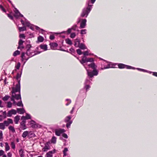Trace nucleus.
Listing matches in <instances>:
<instances>
[{
    "mask_svg": "<svg viewBox=\"0 0 157 157\" xmlns=\"http://www.w3.org/2000/svg\"><path fill=\"white\" fill-rule=\"evenodd\" d=\"M137 69L138 70H139L140 71H145V70L144 69H140V68H137Z\"/></svg>",
    "mask_w": 157,
    "mask_h": 157,
    "instance_id": "338daca9",
    "label": "nucleus"
},
{
    "mask_svg": "<svg viewBox=\"0 0 157 157\" xmlns=\"http://www.w3.org/2000/svg\"><path fill=\"white\" fill-rule=\"evenodd\" d=\"M71 29H69L68 30H67V32H68V33H70L71 32Z\"/></svg>",
    "mask_w": 157,
    "mask_h": 157,
    "instance_id": "0e129e2a",
    "label": "nucleus"
},
{
    "mask_svg": "<svg viewBox=\"0 0 157 157\" xmlns=\"http://www.w3.org/2000/svg\"><path fill=\"white\" fill-rule=\"evenodd\" d=\"M17 111L14 109H12L9 111L7 113V116L9 117H11L13 114H16L17 113Z\"/></svg>",
    "mask_w": 157,
    "mask_h": 157,
    "instance_id": "1a4fd4ad",
    "label": "nucleus"
},
{
    "mask_svg": "<svg viewBox=\"0 0 157 157\" xmlns=\"http://www.w3.org/2000/svg\"><path fill=\"white\" fill-rule=\"evenodd\" d=\"M19 30L20 31H25L26 30V28L25 26L23 27H19Z\"/></svg>",
    "mask_w": 157,
    "mask_h": 157,
    "instance_id": "72a5a7b5",
    "label": "nucleus"
},
{
    "mask_svg": "<svg viewBox=\"0 0 157 157\" xmlns=\"http://www.w3.org/2000/svg\"><path fill=\"white\" fill-rule=\"evenodd\" d=\"M56 138L54 136H53L51 140V142L53 144H55L56 142Z\"/></svg>",
    "mask_w": 157,
    "mask_h": 157,
    "instance_id": "2f4dec72",
    "label": "nucleus"
},
{
    "mask_svg": "<svg viewBox=\"0 0 157 157\" xmlns=\"http://www.w3.org/2000/svg\"><path fill=\"white\" fill-rule=\"evenodd\" d=\"M68 151V150L67 148H65L63 151V156H66L67 154H66V152H67Z\"/></svg>",
    "mask_w": 157,
    "mask_h": 157,
    "instance_id": "f704fd0d",
    "label": "nucleus"
},
{
    "mask_svg": "<svg viewBox=\"0 0 157 157\" xmlns=\"http://www.w3.org/2000/svg\"><path fill=\"white\" fill-rule=\"evenodd\" d=\"M21 58L22 59V60L23 61L24 60L26 59V60H28V58L26 59L25 56V54L24 53H22L21 54Z\"/></svg>",
    "mask_w": 157,
    "mask_h": 157,
    "instance_id": "c756f323",
    "label": "nucleus"
},
{
    "mask_svg": "<svg viewBox=\"0 0 157 157\" xmlns=\"http://www.w3.org/2000/svg\"><path fill=\"white\" fill-rule=\"evenodd\" d=\"M5 128V125L3 123H0V129L4 130Z\"/></svg>",
    "mask_w": 157,
    "mask_h": 157,
    "instance_id": "c85d7f7f",
    "label": "nucleus"
},
{
    "mask_svg": "<svg viewBox=\"0 0 157 157\" xmlns=\"http://www.w3.org/2000/svg\"><path fill=\"white\" fill-rule=\"evenodd\" d=\"M26 54L28 56H29V57H31L37 54V53H36L35 52H31L30 50L29 49L27 50Z\"/></svg>",
    "mask_w": 157,
    "mask_h": 157,
    "instance_id": "9b49d317",
    "label": "nucleus"
},
{
    "mask_svg": "<svg viewBox=\"0 0 157 157\" xmlns=\"http://www.w3.org/2000/svg\"><path fill=\"white\" fill-rule=\"evenodd\" d=\"M33 134V133L32 131H25L23 132L22 136L24 138H25L27 136H29V135H32Z\"/></svg>",
    "mask_w": 157,
    "mask_h": 157,
    "instance_id": "0eeeda50",
    "label": "nucleus"
},
{
    "mask_svg": "<svg viewBox=\"0 0 157 157\" xmlns=\"http://www.w3.org/2000/svg\"><path fill=\"white\" fill-rule=\"evenodd\" d=\"M78 47H79L80 49L83 50L86 48L85 45L82 43H80V44Z\"/></svg>",
    "mask_w": 157,
    "mask_h": 157,
    "instance_id": "b1692460",
    "label": "nucleus"
},
{
    "mask_svg": "<svg viewBox=\"0 0 157 157\" xmlns=\"http://www.w3.org/2000/svg\"><path fill=\"white\" fill-rule=\"evenodd\" d=\"M94 61V59L93 58H87L85 56H84L82 57V60L80 61V63L84 65V63L86 62H92Z\"/></svg>",
    "mask_w": 157,
    "mask_h": 157,
    "instance_id": "20e7f679",
    "label": "nucleus"
},
{
    "mask_svg": "<svg viewBox=\"0 0 157 157\" xmlns=\"http://www.w3.org/2000/svg\"><path fill=\"white\" fill-rule=\"evenodd\" d=\"M118 66L119 68H126L128 69H134V68L130 66L125 65L123 64L120 63L118 65Z\"/></svg>",
    "mask_w": 157,
    "mask_h": 157,
    "instance_id": "423d86ee",
    "label": "nucleus"
},
{
    "mask_svg": "<svg viewBox=\"0 0 157 157\" xmlns=\"http://www.w3.org/2000/svg\"><path fill=\"white\" fill-rule=\"evenodd\" d=\"M19 37L20 38H23L25 39V36L24 34H20L19 35Z\"/></svg>",
    "mask_w": 157,
    "mask_h": 157,
    "instance_id": "3c124183",
    "label": "nucleus"
},
{
    "mask_svg": "<svg viewBox=\"0 0 157 157\" xmlns=\"http://www.w3.org/2000/svg\"><path fill=\"white\" fill-rule=\"evenodd\" d=\"M38 40L39 42H42L44 40V38L42 36H39L38 37Z\"/></svg>",
    "mask_w": 157,
    "mask_h": 157,
    "instance_id": "7c9ffc66",
    "label": "nucleus"
},
{
    "mask_svg": "<svg viewBox=\"0 0 157 157\" xmlns=\"http://www.w3.org/2000/svg\"><path fill=\"white\" fill-rule=\"evenodd\" d=\"M4 152L2 150H0V156H1L2 155H4Z\"/></svg>",
    "mask_w": 157,
    "mask_h": 157,
    "instance_id": "5fc2aeb1",
    "label": "nucleus"
},
{
    "mask_svg": "<svg viewBox=\"0 0 157 157\" xmlns=\"http://www.w3.org/2000/svg\"><path fill=\"white\" fill-rule=\"evenodd\" d=\"M84 55V56H88L89 55H90V54H89V52L88 51H86L83 52V53Z\"/></svg>",
    "mask_w": 157,
    "mask_h": 157,
    "instance_id": "09e8293b",
    "label": "nucleus"
},
{
    "mask_svg": "<svg viewBox=\"0 0 157 157\" xmlns=\"http://www.w3.org/2000/svg\"><path fill=\"white\" fill-rule=\"evenodd\" d=\"M71 118V117L70 116H68L66 117L65 119V121L66 122H67L66 124V127L67 128H69L70 127L71 124L72 122V121H70Z\"/></svg>",
    "mask_w": 157,
    "mask_h": 157,
    "instance_id": "39448f33",
    "label": "nucleus"
},
{
    "mask_svg": "<svg viewBox=\"0 0 157 157\" xmlns=\"http://www.w3.org/2000/svg\"><path fill=\"white\" fill-rule=\"evenodd\" d=\"M24 18L25 19V23L24 25L29 27L31 29L33 30L34 28L33 26V25L31 24L25 18Z\"/></svg>",
    "mask_w": 157,
    "mask_h": 157,
    "instance_id": "4468645a",
    "label": "nucleus"
},
{
    "mask_svg": "<svg viewBox=\"0 0 157 157\" xmlns=\"http://www.w3.org/2000/svg\"><path fill=\"white\" fill-rule=\"evenodd\" d=\"M10 131H11L12 132H15V130L13 127L12 126H10L8 128Z\"/></svg>",
    "mask_w": 157,
    "mask_h": 157,
    "instance_id": "bb28decb",
    "label": "nucleus"
},
{
    "mask_svg": "<svg viewBox=\"0 0 157 157\" xmlns=\"http://www.w3.org/2000/svg\"><path fill=\"white\" fill-rule=\"evenodd\" d=\"M9 96L6 95L4 98H3L2 99L4 101H6L9 98Z\"/></svg>",
    "mask_w": 157,
    "mask_h": 157,
    "instance_id": "e433bc0d",
    "label": "nucleus"
},
{
    "mask_svg": "<svg viewBox=\"0 0 157 157\" xmlns=\"http://www.w3.org/2000/svg\"><path fill=\"white\" fill-rule=\"evenodd\" d=\"M19 120L20 116H17L14 117V122L15 124H17Z\"/></svg>",
    "mask_w": 157,
    "mask_h": 157,
    "instance_id": "4be33fe9",
    "label": "nucleus"
},
{
    "mask_svg": "<svg viewBox=\"0 0 157 157\" xmlns=\"http://www.w3.org/2000/svg\"><path fill=\"white\" fill-rule=\"evenodd\" d=\"M3 123L5 125H6V126H8L10 124L7 121H4Z\"/></svg>",
    "mask_w": 157,
    "mask_h": 157,
    "instance_id": "37998d69",
    "label": "nucleus"
},
{
    "mask_svg": "<svg viewBox=\"0 0 157 157\" xmlns=\"http://www.w3.org/2000/svg\"><path fill=\"white\" fill-rule=\"evenodd\" d=\"M7 121H8L9 123L10 124H13V121L10 118L8 119L7 120Z\"/></svg>",
    "mask_w": 157,
    "mask_h": 157,
    "instance_id": "c03bdc74",
    "label": "nucleus"
},
{
    "mask_svg": "<svg viewBox=\"0 0 157 157\" xmlns=\"http://www.w3.org/2000/svg\"><path fill=\"white\" fill-rule=\"evenodd\" d=\"M20 82L16 84L15 87H13L12 91V95L11 98V100L13 102V104L14 105H17L18 106L23 107V105L22 103L21 100L20 101L16 103L15 101V99L18 100L19 99H21V98L20 94Z\"/></svg>",
    "mask_w": 157,
    "mask_h": 157,
    "instance_id": "f257e3e1",
    "label": "nucleus"
},
{
    "mask_svg": "<svg viewBox=\"0 0 157 157\" xmlns=\"http://www.w3.org/2000/svg\"><path fill=\"white\" fill-rule=\"evenodd\" d=\"M54 152H53L52 151H49L46 154V157H52V154Z\"/></svg>",
    "mask_w": 157,
    "mask_h": 157,
    "instance_id": "5701e85b",
    "label": "nucleus"
},
{
    "mask_svg": "<svg viewBox=\"0 0 157 157\" xmlns=\"http://www.w3.org/2000/svg\"><path fill=\"white\" fill-rule=\"evenodd\" d=\"M111 67L110 66V65L109 64H108L107 66L106 67H104L103 68L101 67V69H106L109 68Z\"/></svg>",
    "mask_w": 157,
    "mask_h": 157,
    "instance_id": "4c0bfd02",
    "label": "nucleus"
},
{
    "mask_svg": "<svg viewBox=\"0 0 157 157\" xmlns=\"http://www.w3.org/2000/svg\"><path fill=\"white\" fill-rule=\"evenodd\" d=\"M63 136L65 138H68V136L65 133H63Z\"/></svg>",
    "mask_w": 157,
    "mask_h": 157,
    "instance_id": "bf43d9fd",
    "label": "nucleus"
},
{
    "mask_svg": "<svg viewBox=\"0 0 157 157\" xmlns=\"http://www.w3.org/2000/svg\"><path fill=\"white\" fill-rule=\"evenodd\" d=\"M65 41L67 44L69 45H71L72 44L71 41L69 38L66 39Z\"/></svg>",
    "mask_w": 157,
    "mask_h": 157,
    "instance_id": "cd10ccee",
    "label": "nucleus"
},
{
    "mask_svg": "<svg viewBox=\"0 0 157 157\" xmlns=\"http://www.w3.org/2000/svg\"><path fill=\"white\" fill-rule=\"evenodd\" d=\"M96 0H89L87 2V4L88 6L86 8H84L82 10V13L81 14V16L82 17H87L89 13L91 11L92 8V5H90V3L93 4Z\"/></svg>",
    "mask_w": 157,
    "mask_h": 157,
    "instance_id": "f03ea898",
    "label": "nucleus"
},
{
    "mask_svg": "<svg viewBox=\"0 0 157 157\" xmlns=\"http://www.w3.org/2000/svg\"><path fill=\"white\" fill-rule=\"evenodd\" d=\"M25 117L27 119H30L31 118V116L28 114L27 113Z\"/></svg>",
    "mask_w": 157,
    "mask_h": 157,
    "instance_id": "de8ad7c7",
    "label": "nucleus"
},
{
    "mask_svg": "<svg viewBox=\"0 0 157 157\" xmlns=\"http://www.w3.org/2000/svg\"><path fill=\"white\" fill-rule=\"evenodd\" d=\"M5 150L6 151H7L10 150V146L7 142L5 143Z\"/></svg>",
    "mask_w": 157,
    "mask_h": 157,
    "instance_id": "a878e982",
    "label": "nucleus"
},
{
    "mask_svg": "<svg viewBox=\"0 0 157 157\" xmlns=\"http://www.w3.org/2000/svg\"><path fill=\"white\" fill-rule=\"evenodd\" d=\"M88 66L91 67L94 70L92 72L89 71L87 70V73L88 76L90 78L92 77L94 75H97L98 74V71L95 68L97 67L94 63H92L88 65Z\"/></svg>",
    "mask_w": 157,
    "mask_h": 157,
    "instance_id": "7ed1b4c3",
    "label": "nucleus"
},
{
    "mask_svg": "<svg viewBox=\"0 0 157 157\" xmlns=\"http://www.w3.org/2000/svg\"><path fill=\"white\" fill-rule=\"evenodd\" d=\"M49 38L51 40H54L55 38V36L53 35H51L49 36Z\"/></svg>",
    "mask_w": 157,
    "mask_h": 157,
    "instance_id": "603ef678",
    "label": "nucleus"
},
{
    "mask_svg": "<svg viewBox=\"0 0 157 157\" xmlns=\"http://www.w3.org/2000/svg\"><path fill=\"white\" fill-rule=\"evenodd\" d=\"M86 19H82L80 24V28H84L86 24Z\"/></svg>",
    "mask_w": 157,
    "mask_h": 157,
    "instance_id": "f8f14e48",
    "label": "nucleus"
},
{
    "mask_svg": "<svg viewBox=\"0 0 157 157\" xmlns=\"http://www.w3.org/2000/svg\"><path fill=\"white\" fill-rule=\"evenodd\" d=\"M50 45L51 48L53 49H55L58 46L57 44L56 43H50Z\"/></svg>",
    "mask_w": 157,
    "mask_h": 157,
    "instance_id": "6ab92c4d",
    "label": "nucleus"
},
{
    "mask_svg": "<svg viewBox=\"0 0 157 157\" xmlns=\"http://www.w3.org/2000/svg\"><path fill=\"white\" fill-rule=\"evenodd\" d=\"M66 101H68L67 103L66 104V105H68L69 104H70L71 103V100H70L68 99H67Z\"/></svg>",
    "mask_w": 157,
    "mask_h": 157,
    "instance_id": "8fccbe9b",
    "label": "nucleus"
},
{
    "mask_svg": "<svg viewBox=\"0 0 157 157\" xmlns=\"http://www.w3.org/2000/svg\"><path fill=\"white\" fill-rule=\"evenodd\" d=\"M24 41H23L21 39H20L19 40L18 44L19 46L17 47L18 49H23L24 48V47L23 45V44Z\"/></svg>",
    "mask_w": 157,
    "mask_h": 157,
    "instance_id": "2eb2a0df",
    "label": "nucleus"
},
{
    "mask_svg": "<svg viewBox=\"0 0 157 157\" xmlns=\"http://www.w3.org/2000/svg\"><path fill=\"white\" fill-rule=\"evenodd\" d=\"M25 123V121H22L21 123V128L22 130H25L26 128Z\"/></svg>",
    "mask_w": 157,
    "mask_h": 157,
    "instance_id": "dca6fc26",
    "label": "nucleus"
},
{
    "mask_svg": "<svg viewBox=\"0 0 157 157\" xmlns=\"http://www.w3.org/2000/svg\"><path fill=\"white\" fill-rule=\"evenodd\" d=\"M12 156V154L10 152H9L7 154V156L8 157H11Z\"/></svg>",
    "mask_w": 157,
    "mask_h": 157,
    "instance_id": "680f3d73",
    "label": "nucleus"
},
{
    "mask_svg": "<svg viewBox=\"0 0 157 157\" xmlns=\"http://www.w3.org/2000/svg\"><path fill=\"white\" fill-rule=\"evenodd\" d=\"M20 52L18 50L16 51L13 53V55L14 56H16L17 55H18L20 54Z\"/></svg>",
    "mask_w": 157,
    "mask_h": 157,
    "instance_id": "473e14b6",
    "label": "nucleus"
},
{
    "mask_svg": "<svg viewBox=\"0 0 157 157\" xmlns=\"http://www.w3.org/2000/svg\"><path fill=\"white\" fill-rule=\"evenodd\" d=\"M19 154L21 157H24V151L22 149L19 150Z\"/></svg>",
    "mask_w": 157,
    "mask_h": 157,
    "instance_id": "393cba45",
    "label": "nucleus"
},
{
    "mask_svg": "<svg viewBox=\"0 0 157 157\" xmlns=\"http://www.w3.org/2000/svg\"><path fill=\"white\" fill-rule=\"evenodd\" d=\"M30 124L31 126L33 128H36L38 127V124L34 121L33 120L30 121Z\"/></svg>",
    "mask_w": 157,
    "mask_h": 157,
    "instance_id": "ddd939ff",
    "label": "nucleus"
},
{
    "mask_svg": "<svg viewBox=\"0 0 157 157\" xmlns=\"http://www.w3.org/2000/svg\"><path fill=\"white\" fill-rule=\"evenodd\" d=\"M17 112L19 114H23L25 112V110L23 108H17Z\"/></svg>",
    "mask_w": 157,
    "mask_h": 157,
    "instance_id": "a211bd4d",
    "label": "nucleus"
},
{
    "mask_svg": "<svg viewBox=\"0 0 157 157\" xmlns=\"http://www.w3.org/2000/svg\"><path fill=\"white\" fill-rule=\"evenodd\" d=\"M11 147L13 149H15V144L14 142H13L11 143Z\"/></svg>",
    "mask_w": 157,
    "mask_h": 157,
    "instance_id": "c9c22d12",
    "label": "nucleus"
},
{
    "mask_svg": "<svg viewBox=\"0 0 157 157\" xmlns=\"http://www.w3.org/2000/svg\"><path fill=\"white\" fill-rule=\"evenodd\" d=\"M77 53L79 55H81L82 53L81 50L80 49H77Z\"/></svg>",
    "mask_w": 157,
    "mask_h": 157,
    "instance_id": "49530a36",
    "label": "nucleus"
},
{
    "mask_svg": "<svg viewBox=\"0 0 157 157\" xmlns=\"http://www.w3.org/2000/svg\"><path fill=\"white\" fill-rule=\"evenodd\" d=\"M0 8L2 9V10L4 12H6L5 10L3 8V7L1 5H0Z\"/></svg>",
    "mask_w": 157,
    "mask_h": 157,
    "instance_id": "13d9d810",
    "label": "nucleus"
},
{
    "mask_svg": "<svg viewBox=\"0 0 157 157\" xmlns=\"http://www.w3.org/2000/svg\"><path fill=\"white\" fill-rule=\"evenodd\" d=\"M20 66V64L19 63H18L15 66V68L17 69H19Z\"/></svg>",
    "mask_w": 157,
    "mask_h": 157,
    "instance_id": "a19ab883",
    "label": "nucleus"
},
{
    "mask_svg": "<svg viewBox=\"0 0 157 157\" xmlns=\"http://www.w3.org/2000/svg\"><path fill=\"white\" fill-rule=\"evenodd\" d=\"M90 87V86L89 85H86L85 87V88H86V91H87V90L89 89Z\"/></svg>",
    "mask_w": 157,
    "mask_h": 157,
    "instance_id": "6e6d98bb",
    "label": "nucleus"
},
{
    "mask_svg": "<svg viewBox=\"0 0 157 157\" xmlns=\"http://www.w3.org/2000/svg\"><path fill=\"white\" fill-rule=\"evenodd\" d=\"M64 131H65L63 129H59L55 130V132L56 135L59 136L61 133L64 132Z\"/></svg>",
    "mask_w": 157,
    "mask_h": 157,
    "instance_id": "9d476101",
    "label": "nucleus"
},
{
    "mask_svg": "<svg viewBox=\"0 0 157 157\" xmlns=\"http://www.w3.org/2000/svg\"><path fill=\"white\" fill-rule=\"evenodd\" d=\"M137 69L138 70H139L140 71H145V70L144 69H140V68H137Z\"/></svg>",
    "mask_w": 157,
    "mask_h": 157,
    "instance_id": "69168bd1",
    "label": "nucleus"
},
{
    "mask_svg": "<svg viewBox=\"0 0 157 157\" xmlns=\"http://www.w3.org/2000/svg\"><path fill=\"white\" fill-rule=\"evenodd\" d=\"M3 139V134L2 131L0 130V140Z\"/></svg>",
    "mask_w": 157,
    "mask_h": 157,
    "instance_id": "79ce46f5",
    "label": "nucleus"
},
{
    "mask_svg": "<svg viewBox=\"0 0 157 157\" xmlns=\"http://www.w3.org/2000/svg\"><path fill=\"white\" fill-rule=\"evenodd\" d=\"M21 119L23 120V121H25V120L26 119V117L25 116H23L21 118Z\"/></svg>",
    "mask_w": 157,
    "mask_h": 157,
    "instance_id": "052dcab7",
    "label": "nucleus"
},
{
    "mask_svg": "<svg viewBox=\"0 0 157 157\" xmlns=\"http://www.w3.org/2000/svg\"><path fill=\"white\" fill-rule=\"evenodd\" d=\"M50 142H47L45 144V146L43 148L42 150L44 151H47L50 149V147L49 144Z\"/></svg>",
    "mask_w": 157,
    "mask_h": 157,
    "instance_id": "6e6552de",
    "label": "nucleus"
},
{
    "mask_svg": "<svg viewBox=\"0 0 157 157\" xmlns=\"http://www.w3.org/2000/svg\"><path fill=\"white\" fill-rule=\"evenodd\" d=\"M40 48L44 50V51H46L47 50V45L46 44H41L40 46Z\"/></svg>",
    "mask_w": 157,
    "mask_h": 157,
    "instance_id": "412c9836",
    "label": "nucleus"
},
{
    "mask_svg": "<svg viewBox=\"0 0 157 157\" xmlns=\"http://www.w3.org/2000/svg\"><path fill=\"white\" fill-rule=\"evenodd\" d=\"M6 116H5L4 117H3L2 116L0 115V121H2L3 119L4 118H6Z\"/></svg>",
    "mask_w": 157,
    "mask_h": 157,
    "instance_id": "864d4df0",
    "label": "nucleus"
},
{
    "mask_svg": "<svg viewBox=\"0 0 157 157\" xmlns=\"http://www.w3.org/2000/svg\"><path fill=\"white\" fill-rule=\"evenodd\" d=\"M80 40L78 39L75 40L74 45L76 47H78L80 44Z\"/></svg>",
    "mask_w": 157,
    "mask_h": 157,
    "instance_id": "aec40b11",
    "label": "nucleus"
},
{
    "mask_svg": "<svg viewBox=\"0 0 157 157\" xmlns=\"http://www.w3.org/2000/svg\"><path fill=\"white\" fill-rule=\"evenodd\" d=\"M70 51L72 52H75V50L74 48H71L70 49Z\"/></svg>",
    "mask_w": 157,
    "mask_h": 157,
    "instance_id": "e2e57ef3",
    "label": "nucleus"
},
{
    "mask_svg": "<svg viewBox=\"0 0 157 157\" xmlns=\"http://www.w3.org/2000/svg\"><path fill=\"white\" fill-rule=\"evenodd\" d=\"M86 29H82L81 31V34H86Z\"/></svg>",
    "mask_w": 157,
    "mask_h": 157,
    "instance_id": "ea45409f",
    "label": "nucleus"
},
{
    "mask_svg": "<svg viewBox=\"0 0 157 157\" xmlns=\"http://www.w3.org/2000/svg\"><path fill=\"white\" fill-rule=\"evenodd\" d=\"M8 16L11 20H13V17L10 14H7Z\"/></svg>",
    "mask_w": 157,
    "mask_h": 157,
    "instance_id": "4d7b16f0",
    "label": "nucleus"
},
{
    "mask_svg": "<svg viewBox=\"0 0 157 157\" xmlns=\"http://www.w3.org/2000/svg\"><path fill=\"white\" fill-rule=\"evenodd\" d=\"M15 14L14 15V16L16 18H18L20 16V15L21 14V13L18 11V10H17L16 8L15 9V10H14Z\"/></svg>",
    "mask_w": 157,
    "mask_h": 157,
    "instance_id": "f3484780",
    "label": "nucleus"
},
{
    "mask_svg": "<svg viewBox=\"0 0 157 157\" xmlns=\"http://www.w3.org/2000/svg\"><path fill=\"white\" fill-rule=\"evenodd\" d=\"M153 74L154 75L157 77V72H153Z\"/></svg>",
    "mask_w": 157,
    "mask_h": 157,
    "instance_id": "774afa93",
    "label": "nucleus"
},
{
    "mask_svg": "<svg viewBox=\"0 0 157 157\" xmlns=\"http://www.w3.org/2000/svg\"><path fill=\"white\" fill-rule=\"evenodd\" d=\"M76 36L75 33H72L71 34L70 37L71 38H74Z\"/></svg>",
    "mask_w": 157,
    "mask_h": 157,
    "instance_id": "a18cd8bd",
    "label": "nucleus"
},
{
    "mask_svg": "<svg viewBox=\"0 0 157 157\" xmlns=\"http://www.w3.org/2000/svg\"><path fill=\"white\" fill-rule=\"evenodd\" d=\"M7 104V107L8 108H11L12 107V103L10 102H8Z\"/></svg>",
    "mask_w": 157,
    "mask_h": 157,
    "instance_id": "58836bf2",
    "label": "nucleus"
}]
</instances>
